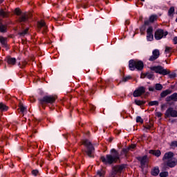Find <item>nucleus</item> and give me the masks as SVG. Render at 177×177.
<instances>
[{
	"mask_svg": "<svg viewBox=\"0 0 177 177\" xmlns=\"http://www.w3.org/2000/svg\"><path fill=\"white\" fill-rule=\"evenodd\" d=\"M111 154H108L104 156L101 157V160L104 164H113V162H117L118 160H120V153L117 150L113 149L111 150Z\"/></svg>",
	"mask_w": 177,
	"mask_h": 177,
	"instance_id": "1",
	"label": "nucleus"
},
{
	"mask_svg": "<svg viewBox=\"0 0 177 177\" xmlns=\"http://www.w3.org/2000/svg\"><path fill=\"white\" fill-rule=\"evenodd\" d=\"M174 156H175V154H174L173 152L169 151L165 153L162 157L164 165H166L169 168L176 167V160L174 158Z\"/></svg>",
	"mask_w": 177,
	"mask_h": 177,
	"instance_id": "2",
	"label": "nucleus"
},
{
	"mask_svg": "<svg viewBox=\"0 0 177 177\" xmlns=\"http://www.w3.org/2000/svg\"><path fill=\"white\" fill-rule=\"evenodd\" d=\"M82 145L86 147V153L88 157H93V151H95V148L93 147V145H92V143L89 142L88 140H84L82 141Z\"/></svg>",
	"mask_w": 177,
	"mask_h": 177,
	"instance_id": "3",
	"label": "nucleus"
},
{
	"mask_svg": "<svg viewBox=\"0 0 177 177\" xmlns=\"http://www.w3.org/2000/svg\"><path fill=\"white\" fill-rule=\"evenodd\" d=\"M150 70L151 71H154V73H156L157 74H160L162 75H168V74H169V72L161 66H151Z\"/></svg>",
	"mask_w": 177,
	"mask_h": 177,
	"instance_id": "4",
	"label": "nucleus"
},
{
	"mask_svg": "<svg viewBox=\"0 0 177 177\" xmlns=\"http://www.w3.org/2000/svg\"><path fill=\"white\" fill-rule=\"evenodd\" d=\"M56 100V97L53 95H46L43 98L39 99V102L41 104H44V103H55Z\"/></svg>",
	"mask_w": 177,
	"mask_h": 177,
	"instance_id": "5",
	"label": "nucleus"
},
{
	"mask_svg": "<svg viewBox=\"0 0 177 177\" xmlns=\"http://www.w3.org/2000/svg\"><path fill=\"white\" fill-rule=\"evenodd\" d=\"M168 35V32L159 29L155 32V39L157 40L165 38Z\"/></svg>",
	"mask_w": 177,
	"mask_h": 177,
	"instance_id": "6",
	"label": "nucleus"
},
{
	"mask_svg": "<svg viewBox=\"0 0 177 177\" xmlns=\"http://www.w3.org/2000/svg\"><path fill=\"white\" fill-rule=\"evenodd\" d=\"M165 117L169 118V117L176 118L177 117V111L174 110L173 108H169L165 113Z\"/></svg>",
	"mask_w": 177,
	"mask_h": 177,
	"instance_id": "7",
	"label": "nucleus"
},
{
	"mask_svg": "<svg viewBox=\"0 0 177 177\" xmlns=\"http://www.w3.org/2000/svg\"><path fill=\"white\" fill-rule=\"evenodd\" d=\"M160 57V50L155 49L152 52V55L149 57V62H154V60H157Z\"/></svg>",
	"mask_w": 177,
	"mask_h": 177,
	"instance_id": "8",
	"label": "nucleus"
},
{
	"mask_svg": "<svg viewBox=\"0 0 177 177\" xmlns=\"http://www.w3.org/2000/svg\"><path fill=\"white\" fill-rule=\"evenodd\" d=\"M133 67L134 68H136V70H138V71H141L143 67H145V65L143 64V62L139 61V60H135L133 62Z\"/></svg>",
	"mask_w": 177,
	"mask_h": 177,
	"instance_id": "9",
	"label": "nucleus"
},
{
	"mask_svg": "<svg viewBox=\"0 0 177 177\" xmlns=\"http://www.w3.org/2000/svg\"><path fill=\"white\" fill-rule=\"evenodd\" d=\"M138 160L140 162L141 167L143 168L145 165H147V162H149V158L145 156L143 157L138 158Z\"/></svg>",
	"mask_w": 177,
	"mask_h": 177,
	"instance_id": "10",
	"label": "nucleus"
},
{
	"mask_svg": "<svg viewBox=\"0 0 177 177\" xmlns=\"http://www.w3.org/2000/svg\"><path fill=\"white\" fill-rule=\"evenodd\" d=\"M125 168V166L124 165H120V166H115L113 168V174H120L122 172V170Z\"/></svg>",
	"mask_w": 177,
	"mask_h": 177,
	"instance_id": "11",
	"label": "nucleus"
},
{
	"mask_svg": "<svg viewBox=\"0 0 177 177\" xmlns=\"http://www.w3.org/2000/svg\"><path fill=\"white\" fill-rule=\"evenodd\" d=\"M145 87L143 86L139 87L138 89H136L133 92V96L135 97H138V96H140V95H142V93H145Z\"/></svg>",
	"mask_w": 177,
	"mask_h": 177,
	"instance_id": "12",
	"label": "nucleus"
},
{
	"mask_svg": "<svg viewBox=\"0 0 177 177\" xmlns=\"http://www.w3.org/2000/svg\"><path fill=\"white\" fill-rule=\"evenodd\" d=\"M37 28H39V30L43 28L44 32H46L48 30V26H46V24H45V21H44L43 20L37 23Z\"/></svg>",
	"mask_w": 177,
	"mask_h": 177,
	"instance_id": "13",
	"label": "nucleus"
},
{
	"mask_svg": "<svg viewBox=\"0 0 177 177\" xmlns=\"http://www.w3.org/2000/svg\"><path fill=\"white\" fill-rule=\"evenodd\" d=\"M28 20V13L27 12H22L19 18V21L20 23H24Z\"/></svg>",
	"mask_w": 177,
	"mask_h": 177,
	"instance_id": "14",
	"label": "nucleus"
},
{
	"mask_svg": "<svg viewBox=\"0 0 177 177\" xmlns=\"http://www.w3.org/2000/svg\"><path fill=\"white\" fill-rule=\"evenodd\" d=\"M171 100H173V102H177V93H174L170 96L167 97L166 102H171Z\"/></svg>",
	"mask_w": 177,
	"mask_h": 177,
	"instance_id": "15",
	"label": "nucleus"
},
{
	"mask_svg": "<svg viewBox=\"0 0 177 177\" xmlns=\"http://www.w3.org/2000/svg\"><path fill=\"white\" fill-rule=\"evenodd\" d=\"M133 149V145H131L130 147L126 148V149H123L122 152H121V155H124V157H127V153H128V151H132Z\"/></svg>",
	"mask_w": 177,
	"mask_h": 177,
	"instance_id": "16",
	"label": "nucleus"
},
{
	"mask_svg": "<svg viewBox=\"0 0 177 177\" xmlns=\"http://www.w3.org/2000/svg\"><path fill=\"white\" fill-rule=\"evenodd\" d=\"M149 153L156 157H160V156H161V151L160 150H149Z\"/></svg>",
	"mask_w": 177,
	"mask_h": 177,
	"instance_id": "17",
	"label": "nucleus"
},
{
	"mask_svg": "<svg viewBox=\"0 0 177 177\" xmlns=\"http://www.w3.org/2000/svg\"><path fill=\"white\" fill-rule=\"evenodd\" d=\"M6 62L8 64H10L11 66H15V64H16V58L7 57Z\"/></svg>",
	"mask_w": 177,
	"mask_h": 177,
	"instance_id": "18",
	"label": "nucleus"
},
{
	"mask_svg": "<svg viewBox=\"0 0 177 177\" xmlns=\"http://www.w3.org/2000/svg\"><path fill=\"white\" fill-rule=\"evenodd\" d=\"M171 93H172V91L171 90H165L163 91L161 93H160V97H165V96H168V95H171Z\"/></svg>",
	"mask_w": 177,
	"mask_h": 177,
	"instance_id": "19",
	"label": "nucleus"
},
{
	"mask_svg": "<svg viewBox=\"0 0 177 177\" xmlns=\"http://www.w3.org/2000/svg\"><path fill=\"white\" fill-rule=\"evenodd\" d=\"M160 174V169L158 167H155L152 171H151V175L153 176H157Z\"/></svg>",
	"mask_w": 177,
	"mask_h": 177,
	"instance_id": "20",
	"label": "nucleus"
},
{
	"mask_svg": "<svg viewBox=\"0 0 177 177\" xmlns=\"http://www.w3.org/2000/svg\"><path fill=\"white\" fill-rule=\"evenodd\" d=\"M95 177H104V170L100 169L97 171Z\"/></svg>",
	"mask_w": 177,
	"mask_h": 177,
	"instance_id": "21",
	"label": "nucleus"
},
{
	"mask_svg": "<svg viewBox=\"0 0 177 177\" xmlns=\"http://www.w3.org/2000/svg\"><path fill=\"white\" fill-rule=\"evenodd\" d=\"M8 109V106L5 105V104L2 102L0 103V110H1V111H7Z\"/></svg>",
	"mask_w": 177,
	"mask_h": 177,
	"instance_id": "22",
	"label": "nucleus"
},
{
	"mask_svg": "<svg viewBox=\"0 0 177 177\" xmlns=\"http://www.w3.org/2000/svg\"><path fill=\"white\" fill-rule=\"evenodd\" d=\"M157 20V15H151L149 17V23H153V21H156Z\"/></svg>",
	"mask_w": 177,
	"mask_h": 177,
	"instance_id": "23",
	"label": "nucleus"
},
{
	"mask_svg": "<svg viewBox=\"0 0 177 177\" xmlns=\"http://www.w3.org/2000/svg\"><path fill=\"white\" fill-rule=\"evenodd\" d=\"M163 86L161 84H155V89L156 91H162Z\"/></svg>",
	"mask_w": 177,
	"mask_h": 177,
	"instance_id": "24",
	"label": "nucleus"
},
{
	"mask_svg": "<svg viewBox=\"0 0 177 177\" xmlns=\"http://www.w3.org/2000/svg\"><path fill=\"white\" fill-rule=\"evenodd\" d=\"M145 77H146L147 78H148V80H153V78H154V75L153 73H146Z\"/></svg>",
	"mask_w": 177,
	"mask_h": 177,
	"instance_id": "25",
	"label": "nucleus"
},
{
	"mask_svg": "<svg viewBox=\"0 0 177 177\" xmlns=\"http://www.w3.org/2000/svg\"><path fill=\"white\" fill-rule=\"evenodd\" d=\"M135 104H137V106H142V104H145V102L142 100H135Z\"/></svg>",
	"mask_w": 177,
	"mask_h": 177,
	"instance_id": "26",
	"label": "nucleus"
},
{
	"mask_svg": "<svg viewBox=\"0 0 177 177\" xmlns=\"http://www.w3.org/2000/svg\"><path fill=\"white\" fill-rule=\"evenodd\" d=\"M0 16H1V17H8V13L3 11V10H0Z\"/></svg>",
	"mask_w": 177,
	"mask_h": 177,
	"instance_id": "27",
	"label": "nucleus"
},
{
	"mask_svg": "<svg viewBox=\"0 0 177 177\" xmlns=\"http://www.w3.org/2000/svg\"><path fill=\"white\" fill-rule=\"evenodd\" d=\"M0 32H6V26L0 25Z\"/></svg>",
	"mask_w": 177,
	"mask_h": 177,
	"instance_id": "28",
	"label": "nucleus"
},
{
	"mask_svg": "<svg viewBox=\"0 0 177 177\" xmlns=\"http://www.w3.org/2000/svg\"><path fill=\"white\" fill-rule=\"evenodd\" d=\"M153 39H154V36H153V34H147V41H152Z\"/></svg>",
	"mask_w": 177,
	"mask_h": 177,
	"instance_id": "29",
	"label": "nucleus"
},
{
	"mask_svg": "<svg viewBox=\"0 0 177 177\" xmlns=\"http://www.w3.org/2000/svg\"><path fill=\"white\" fill-rule=\"evenodd\" d=\"M175 12V8L171 7L168 11L169 16H172V14Z\"/></svg>",
	"mask_w": 177,
	"mask_h": 177,
	"instance_id": "30",
	"label": "nucleus"
},
{
	"mask_svg": "<svg viewBox=\"0 0 177 177\" xmlns=\"http://www.w3.org/2000/svg\"><path fill=\"white\" fill-rule=\"evenodd\" d=\"M171 50H172V48L171 47L166 46L165 50V53L166 55H168L171 53Z\"/></svg>",
	"mask_w": 177,
	"mask_h": 177,
	"instance_id": "31",
	"label": "nucleus"
},
{
	"mask_svg": "<svg viewBox=\"0 0 177 177\" xmlns=\"http://www.w3.org/2000/svg\"><path fill=\"white\" fill-rule=\"evenodd\" d=\"M0 42L2 44V45H6V38L0 37Z\"/></svg>",
	"mask_w": 177,
	"mask_h": 177,
	"instance_id": "32",
	"label": "nucleus"
},
{
	"mask_svg": "<svg viewBox=\"0 0 177 177\" xmlns=\"http://www.w3.org/2000/svg\"><path fill=\"white\" fill-rule=\"evenodd\" d=\"M129 67L130 68V70H133V59H131L129 62Z\"/></svg>",
	"mask_w": 177,
	"mask_h": 177,
	"instance_id": "33",
	"label": "nucleus"
},
{
	"mask_svg": "<svg viewBox=\"0 0 177 177\" xmlns=\"http://www.w3.org/2000/svg\"><path fill=\"white\" fill-rule=\"evenodd\" d=\"M19 109L21 113H24V111H26V110H27V108H26V106H24V105H23V104H21L19 105Z\"/></svg>",
	"mask_w": 177,
	"mask_h": 177,
	"instance_id": "34",
	"label": "nucleus"
},
{
	"mask_svg": "<svg viewBox=\"0 0 177 177\" xmlns=\"http://www.w3.org/2000/svg\"><path fill=\"white\" fill-rule=\"evenodd\" d=\"M149 106H158V101H151L149 102Z\"/></svg>",
	"mask_w": 177,
	"mask_h": 177,
	"instance_id": "35",
	"label": "nucleus"
},
{
	"mask_svg": "<svg viewBox=\"0 0 177 177\" xmlns=\"http://www.w3.org/2000/svg\"><path fill=\"white\" fill-rule=\"evenodd\" d=\"M159 175L160 177H167L169 175V173L168 171H162V172H160Z\"/></svg>",
	"mask_w": 177,
	"mask_h": 177,
	"instance_id": "36",
	"label": "nucleus"
},
{
	"mask_svg": "<svg viewBox=\"0 0 177 177\" xmlns=\"http://www.w3.org/2000/svg\"><path fill=\"white\" fill-rule=\"evenodd\" d=\"M129 80H132V77L131 76H126L125 77L123 78L122 82H127V81H129Z\"/></svg>",
	"mask_w": 177,
	"mask_h": 177,
	"instance_id": "37",
	"label": "nucleus"
},
{
	"mask_svg": "<svg viewBox=\"0 0 177 177\" xmlns=\"http://www.w3.org/2000/svg\"><path fill=\"white\" fill-rule=\"evenodd\" d=\"M15 13L17 14V16H21V11L19 8L15 9Z\"/></svg>",
	"mask_w": 177,
	"mask_h": 177,
	"instance_id": "38",
	"label": "nucleus"
},
{
	"mask_svg": "<svg viewBox=\"0 0 177 177\" xmlns=\"http://www.w3.org/2000/svg\"><path fill=\"white\" fill-rule=\"evenodd\" d=\"M147 34H153V27L150 26L147 28Z\"/></svg>",
	"mask_w": 177,
	"mask_h": 177,
	"instance_id": "39",
	"label": "nucleus"
},
{
	"mask_svg": "<svg viewBox=\"0 0 177 177\" xmlns=\"http://www.w3.org/2000/svg\"><path fill=\"white\" fill-rule=\"evenodd\" d=\"M136 122H140V124H142L143 122V119L140 116H138L136 118Z\"/></svg>",
	"mask_w": 177,
	"mask_h": 177,
	"instance_id": "40",
	"label": "nucleus"
},
{
	"mask_svg": "<svg viewBox=\"0 0 177 177\" xmlns=\"http://www.w3.org/2000/svg\"><path fill=\"white\" fill-rule=\"evenodd\" d=\"M155 115L158 117V118H161L162 113H161V112H156Z\"/></svg>",
	"mask_w": 177,
	"mask_h": 177,
	"instance_id": "41",
	"label": "nucleus"
},
{
	"mask_svg": "<svg viewBox=\"0 0 177 177\" xmlns=\"http://www.w3.org/2000/svg\"><path fill=\"white\" fill-rule=\"evenodd\" d=\"M169 78H175L176 77V73H173L169 75Z\"/></svg>",
	"mask_w": 177,
	"mask_h": 177,
	"instance_id": "42",
	"label": "nucleus"
},
{
	"mask_svg": "<svg viewBox=\"0 0 177 177\" xmlns=\"http://www.w3.org/2000/svg\"><path fill=\"white\" fill-rule=\"evenodd\" d=\"M28 32V28L25 29L22 32H21V35H26Z\"/></svg>",
	"mask_w": 177,
	"mask_h": 177,
	"instance_id": "43",
	"label": "nucleus"
},
{
	"mask_svg": "<svg viewBox=\"0 0 177 177\" xmlns=\"http://www.w3.org/2000/svg\"><path fill=\"white\" fill-rule=\"evenodd\" d=\"M172 147H177V141H173L171 142Z\"/></svg>",
	"mask_w": 177,
	"mask_h": 177,
	"instance_id": "44",
	"label": "nucleus"
},
{
	"mask_svg": "<svg viewBox=\"0 0 177 177\" xmlns=\"http://www.w3.org/2000/svg\"><path fill=\"white\" fill-rule=\"evenodd\" d=\"M32 174L35 176H37V175H38V170H33V171H32Z\"/></svg>",
	"mask_w": 177,
	"mask_h": 177,
	"instance_id": "45",
	"label": "nucleus"
},
{
	"mask_svg": "<svg viewBox=\"0 0 177 177\" xmlns=\"http://www.w3.org/2000/svg\"><path fill=\"white\" fill-rule=\"evenodd\" d=\"M149 91L150 92H154V91H156V88H154L153 86H150V87H149Z\"/></svg>",
	"mask_w": 177,
	"mask_h": 177,
	"instance_id": "46",
	"label": "nucleus"
},
{
	"mask_svg": "<svg viewBox=\"0 0 177 177\" xmlns=\"http://www.w3.org/2000/svg\"><path fill=\"white\" fill-rule=\"evenodd\" d=\"M173 41H174V44L175 45H176V44H177V37H175L173 39Z\"/></svg>",
	"mask_w": 177,
	"mask_h": 177,
	"instance_id": "47",
	"label": "nucleus"
},
{
	"mask_svg": "<svg viewBox=\"0 0 177 177\" xmlns=\"http://www.w3.org/2000/svg\"><path fill=\"white\" fill-rule=\"evenodd\" d=\"M145 128H146V129H150V128H151V126L148 125Z\"/></svg>",
	"mask_w": 177,
	"mask_h": 177,
	"instance_id": "48",
	"label": "nucleus"
},
{
	"mask_svg": "<svg viewBox=\"0 0 177 177\" xmlns=\"http://www.w3.org/2000/svg\"><path fill=\"white\" fill-rule=\"evenodd\" d=\"M165 107V104H162L161 105V109H164Z\"/></svg>",
	"mask_w": 177,
	"mask_h": 177,
	"instance_id": "49",
	"label": "nucleus"
},
{
	"mask_svg": "<svg viewBox=\"0 0 177 177\" xmlns=\"http://www.w3.org/2000/svg\"><path fill=\"white\" fill-rule=\"evenodd\" d=\"M145 24H146V25L149 24V21H145Z\"/></svg>",
	"mask_w": 177,
	"mask_h": 177,
	"instance_id": "50",
	"label": "nucleus"
},
{
	"mask_svg": "<svg viewBox=\"0 0 177 177\" xmlns=\"http://www.w3.org/2000/svg\"><path fill=\"white\" fill-rule=\"evenodd\" d=\"M133 147H134V148L136 147V145H133Z\"/></svg>",
	"mask_w": 177,
	"mask_h": 177,
	"instance_id": "51",
	"label": "nucleus"
},
{
	"mask_svg": "<svg viewBox=\"0 0 177 177\" xmlns=\"http://www.w3.org/2000/svg\"><path fill=\"white\" fill-rule=\"evenodd\" d=\"M142 2H145V0H141Z\"/></svg>",
	"mask_w": 177,
	"mask_h": 177,
	"instance_id": "52",
	"label": "nucleus"
},
{
	"mask_svg": "<svg viewBox=\"0 0 177 177\" xmlns=\"http://www.w3.org/2000/svg\"><path fill=\"white\" fill-rule=\"evenodd\" d=\"M0 1H1V3H2V0H0Z\"/></svg>",
	"mask_w": 177,
	"mask_h": 177,
	"instance_id": "53",
	"label": "nucleus"
}]
</instances>
